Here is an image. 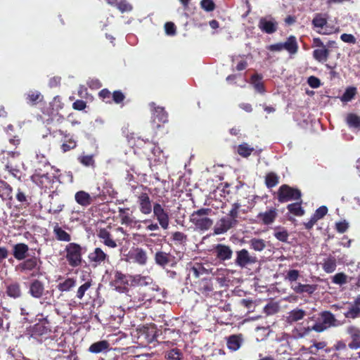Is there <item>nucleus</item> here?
<instances>
[{
  "label": "nucleus",
  "instance_id": "f257e3e1",
  "mask_svg": "<svg viewBox=\"0 0 360 360\" xmlns=\"http://www.w3.org/2000/svg\"><path fill=\"white\" fill-rule=\"evenodd\" d=\"M188 277H192V286L196 293L204 297H209L214 290L211 278L205 276L209 275L208 269L205 264L193 262L188 264Z\"/></svg>",
  "mask_w": 360,
  "mask_h": 360
},
{
  "label": "nucleus",
  "instance_id": "f03ea898",
  "mask_svg": "<svg viewBox=\"0 0 360 360\" xmlns=\"http://www.w3.org/2000/svg\"><path fill=\"white\" fill-rule=\"evenodd\" d=\"M65 119L62 115H58L51 119V122L53 124V127L55 129H53L52 131H50V134L53 136L56 137L58 135L62 136L61 139V145L60 148L63 153H67L70 151L77 146V141L74 138V136L67 131H63L60 129H56V123L60 124L65 122Z\"/></svg>",
  "mask_w": 360,
  "mask_h": 360
},
{
  "label": "nucleus",
  "instance_id": "7ed1b4c3",
  "mask_svg": "<svg viewBox=\"0 0 360 360\" xmlns=\"http://www.w3.org/2000/svg\"><path fill=\"white\" fill-rule=\"evenodd\" d=\"M212 212V209L202 207L191 213L189 221L196 230L205 232L213 225V220L208 217Z\"/></svg>",
  "mask_w": 360,
  "mask_h": 360
},
{
  "label": "nucleus",
  "instance_id": "20e7f679",
  "mask_svg": "<svg viewBox=\"0 0 360 360\" xmlns=\"http://www.w3.org/2000/svg\"><path fill=\"white\" fill-rule=\"evenodd\" d=\"M86 248L77 243H69L65 248V259L68 264L75 268L82 265V255Z\"/></svg>",
  "mask_w": 360,
  "mask_h": 360
},
{
  "label": "nucleus",
  "instance_id": "39448f33",
  "mask_svg": "<svg viewBox=\"0 0 360 360\" xmlns=\"http://www.w3.org/2000/svg\"><path fill=\"white\" fill-rule=\"evenodd\" d=\"M340 325L341 323L335 319L332 313L323 311L321 314L319 321L316 322L311 328H308L307 330V332L314 330L321 333L330 327H335Z\"/></svg>",
  "mask_w": 360,
  "mask_h": 360
},
{
  "label": "nucleus",
  "instance_id": "423d86ee",
  "mask_svg": "<svg viewBox=\"0 0 360 360\" xmlns=\"http://www.w3.org/2000/svg\"><path fill=\"white\" fill-rule=\"evenodd\" d=\"M41 260L40 257L32 256L30 258H25L22 262H20L16 267L21 273H29L31 272V276L35 277L37 276L41 275L39 273Z\"/></svg>",
  "mask_w": 360,
  "mask_h": 360
},
{
  "label": "nucleus",
  "instance_id": "0eeeda50",
  "mask_svg": "<svg viewBox=\"0 0 360 360\" xmlns=\"http://www.w3.org/2000/svg\"><path fill=\"white\" fill-rule=\"evenodd\" d=\"M20 155L18 151H6L2 150L0 153V159L3 165V169L8 172V174L20 180L21 172L19 169L13 166L12 163L9 161L10 158H15Z\"/></svg>",
  "mask_w": 360,
  "mask_h": 360
},
{
  "label": "nucleus",
  "instance_id": "6e6552de",
  "mask_svg": "<svg viewBox=\"0 0 360 360\" xmlns=\"http://www.w3.org/2000/svg\"><path fill=\"white\" fill-rule=\"evenodd\" d=\"M153 216L163 230L169 229L170 214L165 206L158 202L153 203Z\"/></svg>",
  "mask_w": 360,
  "mask_h": 360
},
{
  "label": "nucleus",
  "instance_id": "1a4fd4ad",
  "mask_svg": "<svg viewBox=\"0 0 360 360\" xmlns=\"http://www.w3.org/2000/svg\"><path fill=\"white\" fill-rule=\"evenodd\" d=\"M31 181L42 189H51L53 183L58 180L53 174H40L35 172L31 176Z\"/></svg>",
  "mask_w": 360,
  "mask_h": 360
},
{
  "label": "nucleus",
  "instance_id": "9d476101",
  "mask_svg": "<svg viewBox=\"0 0 360 360\" xmlns=\"http://www.w3.org/2000/svg\"><path fill=\"white\" fill-rule=\"evenodd\" d=\"M89 262L93 267L101 266L105 263L110 264V256L101 248H96L88 255Z\"/></svg>",
  "mask_w": 360,
  "mask_h": 360
},
{
  "label": "nucleus",
  "instance_id": "9b49d317",
  "mask_svg": "<svg viewBox=\"0 0 360 360\" xmlns=\"http://www.w3.org/2000/svg\"><path fill=\"white\" fill-rule=\"evenodd\" d=\"M155 263L162 269L174 267L176 262V257L169 252L158 250L154 255Z\"/></svg>",
  "mask_w": 360,
  "mask_h": 360
},
{
  "label": "nucleus",
  "instance_id": "f8f14e48",
  "mask_svg": "<svg viewBox=\"0 0 360 360\" xmlns=\"http://www.w3.org/2000/svg\"><path fill=\"white\" fill-rule=\"evenodd\" d=\"M136 196L140 212L145 215L150 214L153 210V204L149 195L146 192H141Z\"/></svg>",
  "mask_w": 360,
  "mask_h": 360
},
{
  "label": "nucleus",
  "instance_id": "ddd939ff",
  "mask_svg": "<svg viewBox=\"0 0 360 360\" xmlns=\"http://www.w3.org/2000/svg\"><path fill=\"white\" fill-rule=\"evenodd\" d=\"M134 281L137 284L139 288H143L151 293L159 290V286L150 276L137 275L134 277Z\"/></svg>",
  "mask_w": 360,
  "mask_h": 360
},
{
  "label": "nucleus",
  "instance_id": "4468645a",
  "mask_svg": "<svg viewBox=\"0 0 360 360\" xmlns=\"http://www.w3.org/2000/svg\"><path fill=\"white\" fill-rule=\"evenodd\" d=\"M300 196L301 193L299 190L292 188L287 185H283L278 191V200L281 202L297 200Z\"/></svg>",
  "mask_w": 360,
  "mask_h": 360
},
{
  "label": "nucleus",
  "instance_id": "2eb2a0df",
  "mask_svg": "<svg viewBox=\"0 0 360 360\" xmlns=\"http://www.w3.org/2000/svg\"><path fill=\"white\" fill-rule=\"evenodd\" d=\"M44 284L38 279L32 280L29 285L28 293L35 299H41L44 295H46Z\"/></svg>",
  "mask_w": 360,
  "mask_h": 360
},
{
  "label": "nucleus",
  "instance_id": "dca6fc26",
  "mask_svg": "<svg viewBox=\"0 0 360 360\" xmlns=\"http://www.w3.org/2000/svg\"><path fill=\"white\" fill-rule=\"evenodd\" d=\"M32 336H41L46 335L51 331L50 322L46 318L39 319V322L35 323L31 328Z\"/></svg>",
  "mask_w": 360,
  "mask_h": 360
},
{
  "label": "nucleus",
  "instance_id": "f3484780",
  "mask_svg": "<svg viewBox=\"0 0 360 360\" xmlns=\"http://www.w3.org/2000/svg\"><path fill=\"white\" fill-rule=\"evenodd\" d=\"M155 294L148 292L146 289L138 288L136 292L133 293L131 299L134 302H136V306L140 307L147 301H150L155 298Z\"/></svg>",
  "mask_w": 360,
  "mask_h": 360
},
{
  "label": "nucleus",
  "instance_id": "a211bd4d",
  "mask_svg": "<svg viewBox=\"0 0 360 360\" xmlns=\"http://www.w3.org/2000/svg\"><path fill=\"white\" fill-rule=\"evenodd\" d=\"M101 242L109 248H116L118 245L110 232L105 228L100 229L97 234Z\"/></svg>",
  "mask_w": 360,
  "mask_h": 360
},
{
  "label": "nucleus",
  "instance_id": "6ab92c4d",
  "mask_svg": "<svg viewBox=\"0 0 360 360\" xmlns=\"http://www.w3.org/2000/svg\"><path fill=\"white\" fill-rule=\"evenodd\" d=\"M256 262V257L250 256L247 250L243 249L237 252L236 262L240 266L243 267L249 264H254Z\"/></svg>",
  "mask_w": 360,
  "mask_h": 360
},
{
  "label": "nucleus",
  "instance_id": "aec40b11",
  "mask_svg": "<svg viewBox=\"0 0 360 360\" xmlns=\"http://www.w3.org/2000/svg\"><path fill=\"white\" fill-rule=\"evenodd\" d=\"M277 25V22L274 19L262 18L259 20L258 27L262 31L267 34H272L276 31Z\"/></svg>",
  "mask_w": 360,
  "mask_h": 360
},
{
  "label": "nucleus",
  "instance_id": "412c9836",
  "mask_svg": "<svg viewBox=\"0 0 360 360\" xmlns=\"http://www.w3.org/2000/svg\"><path fill=\"white\" fill-rule=\"evenodd\" d=\"M152 110V115L154 121L158 120V122L166 123L168 122V113L162 107L157 106L154 102L150 103Z\"/></svg>",
  "mask_w": 360,
  "mask_h": 360
},
{
  "label": "nucleus",
  "instance_id": "4be33fe9",
  "mask_svg": "<svg viewBox=\"0 0 360 360\" xmlns=\"http://www.w3.org/2000/svg\"><path fill=\"white\" fill-rule=\"evenodd\" d=\"M29 247L23 243H16L13 247V255L18 261L25 259L27 256Z\"/></svg>",
  "mask_w": 360,
  "mask_h": 360
},
{
  "label": "nucleus",
  "instance_id": "5701e85b",
  "mask_svg": "<svg viewBox=\"0 0 360 360\" xmlns=\"http://www.w3.org/2000/svg\"><path fill=\"white\" fill-rule=\"evenodd\" d=\"M95 198L84 191H77L75 194V200L77 204L82 207H88L94 202Z\"/></svg>",
  "mask_w": 360,
  "mask_h": 360
},
{
  "label": "nucleus",
  "instance_id": "b1692460",
  "mask_svg": "<svg viewBox=\"0 0 360 360\" xmlns=\"http://www.w3.org/2000/svg\"><path fill=\"white\" fill-rule=\"evenodd\" d=\"M306 315L307 313L304 310L295 308L287 314L285 321L289 324H292L302 320Z\"/></svg>",
  "mask_w": 360,
  "mask_h": 360
},
{
  "label": "nucleus",
  "instance_id": "393cba45",
  "mask_svg": "<svg viewBox=\"0 0 360 360\" xmlns=\"http://www.w3.org/2000/svg\"><path fill=\"white\" fill-rule=\"evenodd\" d=\"M347 332L352 338V342L349 344V347L352 349L360 348V330L354 326H349Z\"/></svg>",
  "mask_w": 360,
  "mask_h": 360
},
{
  "label": "nucleus",
  "instance_id": "a878e982",
  "mask_svg": "<svg viewBox=\"0 0 360 360\" xmlns=\"http://www.w3.org/2000/svg\"><path fill=\"white\" fill-rule=\"evenodd\" d=\"M24 96L26 103L32 106L37 105L44 101V96L37 90H30Z\"/></svg>",
  "mask_w": 360,
  "mask_h": 360
},
{
  "label": "nucleus",
  "instance_id": "bb28decb",
  "mask_svg": "<svg viewBox=\"0 0 360 360\" xmlns=\"http://www.w3.org/2000/svg\"><path fill=\"white\" fill-rule=\"evenodd\" d=\"M6 295L13 299H18L22 295L20 284L17 281H12L6 285Z\"/></svg>",
  "mask_w": 360,
  "mask_h": 360
},
{
  "label": "nucleus",
  "instance_id": "cd10ccee",
  "mask_svg": "<svg viewBox=\"0 0 360 360\" xmlns=\"http://www.w3.org/2000/svg\"><path fill=\"white\" fill-rule=\"evenodd\" d=\"M243 342V338L241 334L233 335L226 340V345L230 350L235 352L241 347Z\"/></svg>",
  "mask_w": 360,
  "mask_h": 360
},
{
  "label": "nucleus",
  "instance_id": "c85d7f7f",
  "mask_svg": "<svg viewBox=\"0 0 360 360\" xmlns=\"http://www.w3.org/2000/svg\"><path fill=\"white\" fill-rule=\"evenodd\" d=\"M0 198L4 200H12L13 199V188L2 179H0Z\"/></svg>",
  "mask_w": 360,
  "mask_h": 360
},
{
  "label": "nucleus",
  "instance_id": "c756f323",
  "mask_svg": "<svg viewBox=\"0 0 360 360\" xmlns=\"http://www.w3.org/2000/svg\"><path fill=\"white\" fill-rule=\"evenodd\" d=\"M290 287L296 293L299 294L303 292L312 294L316 290V286L314 285H305L300 283H292Z\"/></svg>",
  "mask_w": 360,
  "mask_h": 360
},
{
  "label": "nucleus",
  "instance_id": "7c9ffc66",
  "mask_svg": "<svg viewBox=\"0 0 360 360\" xmlns=\"http://www.w3.org/2000/svg\"><path fill=\"white\" fill-rule=\"evenodd\" d=\"M53 233L56 239L59 241L70 242L71 240V236L63 230L58 223L53 226Z\"/></svg>",
  "mask_w": 360,
  "mask_h": 360
},
{
  "label": "nucleus",
  "instance_id": "2f4dec72",
  "mask_svg": "<svg viewBox=\"0 0 360 360\" xmlns=\"http://www.w3.org/2000/svg\"><path fill=\"white\" fill-rule=\"evenodd\" d=\"M131 257L140 265H145L148 260L146 252L140 248H136L134 250Z\"/></svg>",
  "mask_w": 360,
  "mask_h": 360
},
{
  "label": "nucleus",
  "instance_id": "473e14b6",
  "mask_svg": "<svg viewBox=\"0 0 360 360\" xmlns=\"http://www.w3.org/2000/svg\"><path fill=\"white\" fill-rule=\"evenodd\" d=\"M15 198L18 202L20 203L22 206L27 207L30 204V201L32 198L30 195L27 193V192L21 188H18L17 192L15 194Z\"/></svg>",
  "mask_w": 360,
  "mask_h": 360
},
{
  "label": "nucleus",
  "instance_id": "72a5a7b5",
  "mask_svg": "<svg viewBox=\"0 0 360 360\" xmlns=\"http://www.w3.org/2000/svg\"><path fill=\"white\" fill-rule=\"evenodd\" d=\"M110 347V344L107 340H101L93 343L89 348L91 353L98 354L107 351Z\"/></svg>",
  "mask_w": 360,
  "mask_h": 360
},
{
  "label": "nucleus",
  "instance_id": "f704fd0d",
  "mask_svg": "<svg viewBox=\"0 0 360 360\" xmlns=\"http://www.w3.org/2000/svg\"><path fill=\"white\" fill-rule=\"evenodd\" d=\"M283 49L286 50L290 54L296 53L298 50V44L294 36L289 37L286 41L283 43Z\"/></svg>",
  "mask_w": 360,
  "mask_h": 360
},
{
  "label": "nucleus",
  "instance_id": "c9c22d12",
  "mask_svg": "<svg viewBox=\"0 0 360 360\" xmlns=\"http://www.w3.org/2000/svg\"><path fill=\"white\" fill-rule=\"evenodd\" d=\"M107 1L110 5L116 7L122 13L130 11L132 9V6L126 0H107Z\"/></svg>",
  "mask_w": 360,
  "mask_h": 360
},
{
  "label": "nucleus",
  "instance_id": "e433bc0d",
  "mask_svg": "<svg viewBox=\"0 0 360 360\" xmlns=\"http://www.w3.org/2000/svg\"><path fill=\"white\" fill-rule=\"evenodd\" d=\"M251 84L256 91L260 94L265 92L264 83L262 82V76L259 74H255L251 77Z\"/></svg>",
  "mask_w": 360,
  "mask_h": 360
},
{
  "label": "nucleus",
  "instance_id": "4c0bfd02",
  "mask_svg": "<svg viewBox=\"0 0 360 360\" xmlns=\"http://www.w3.org/2000/svg\"><path fill=\"white\" fill-rule=\"evenodd\" d=\"M240 207V205L238 203H235L233 205V208L229 212L230 219H226V230L233 226L237 222L238 217V210Z\"/></svg>",
  "mask_w": 360,
  "mask_h": 360
},
{
  "label": "nucleus",
  "instance_id": "58836bf2",
  "mask_svg": "<svg viewBox=\"0 0 360 360\" xmlns=\"http://www.w3.org/2000/svg\"><path fill=\"white\" fill-rule=\"evenodd\" d=\"M329 56V51L326 47H323L321 49H316L313 52V56L315 60L320 63H325Z\"/></svg>",
  "mask_w": 360,
  "mask_h": 360
},
{
  "label": "nucleus",
  "instance_id": "ea45409f",
  "mask_svg": "<svg viewBox=\"0 0 360 360\" xmlns=\"http://www.w3.org/2000/svg\"><path fill=\"white\" fill-rule=\"evenodd\" d=\"M119 216L122 224L131 226L134 223V221L129 213V208H119Z\"/></svg>",
  "mask_w": 360,
  "mask_h": 360
},
{
  "label": "nucleus",
  "instance_id": "a19ab883",
  "mask_svg": "<svg viewBox=\"0 0 360 360\" xmlns=\"http://www.w3.org/2000/svg\"><path fill=\"white\" fill-rule=\"evenodd\" d=\"M76 285V280L73 278H68L63 282L59 283L57 288L60 292L70 290Z\"/></svg>",
  "mask_w": 360,
  "mask_h": 360
},
{
  "label": "nucleus",
  "instance_id": "79ce46f5",
  "mask_svg": "<svg viewBox=\"0 0 360 360\" xmlns=\"http://www.w3.org/2000/svg\"><path fill=\"white\" fill-rule=\"evenodd\" d=\"M276 217V212L275 210H270L264 213L259 214V218L262 221L264 224H270L274 222Z\"/></svg>",
  "mask_w": 360,
  "mask_h": 360
},
{
  "label": "nucleus",
  "instance_id": "37998d69",
  "mask_svg": "<svg viewBox=\"0 0 360 360\" xmlns=\"http://www.w3.org/2000/svg\"><path fill=\"white\" fill-rule=\"evenodd\" d=\"M77 160L84 167L92 168L96 167L94 155H82L79 156Z\"/></svg>",
  "mask_w": 360,
  "mask_h": 360
},
{
  "label": "nucleus",
  "instance_id": "c03bdc74",
  "mask_svg": "<svg viewBox=\"0 0 360 360\" xmlns=\"http://www.w3.org/2000/svg\"><path fill=\"white\" fill-rule=\"evenodd\" d=\"M250 246L255 251L261 252L266 248V242L261 238H254L249 241Z\"/></svg>",
  "mask_w": 360,
  "mask_h": 360
},
{
  "label": "nucleus",
  "instance_id": "a18cd8bd",
  "mask_svg": "<svg viewBox=\"0 0 360 360\" xmlns=\"http://www.w3.org/2000/svg\"><path fill=\"white\" fill-rule=\"evenodd\" d=\"M91 285H92V280L91 279L86 281L84 283L81 285L79 287V288L77 289V291L76 293L77 298L79 300H82L84 297L85 292L91 288Z\"/></svg>",
  "mask_w": 360,
  "mask_h": 360
},
{
  "label": "nucleus",
  "instance_id": "49530a36",
  "mask_svg": "<svg viewBox=\"0 0 360 360\" xmlns=\"http://www.w3.org/2000/svg\"><path fill=\"white\" fill-rule=\"evenodd\" d=\"M344 315L346 318L354 319L360 316V307L353 303Z\"/></svg>",
  "mask_w": 360,
  "mask_h": 360
},
{
  "label": "nucleus",
  "instance_id": "de8ad7c7",
  "mask_svg": "<svg viewBox=\"0 0 360 360\" xmlns=\"http://www.w3.org/2000/svg\"><path fill=\"white\" fill-rule=\"evenodd\" d=\"M323 269L326 273H333L336 269V260L335 258H328L323 264Z\"/></svg>",
  "mask_w": 360,
  "mask_h": 360
},
{
  "label": "nucleus",
  "instance_id": "09e8293b",
  "mask_svg": "<svg viewBox=\"0 0 360 360\" xmlns=\"http://www.w3.org/2000/svg\"><path fill=\"white\" fill-rule=\"evenodd\" d=\"M213 276L220 286L225 285V269L217 268L214 272Z\"/></svg>",
  "mask_w": 360,
  "mask_h": 360
},
{
  "label": "nucleus",
  "instance_id": "8fccbe9b",
  "mask_svg": "<svg viewBox=\"0 0 360 360\" xmlns=\"http://www.w3.org/2000/svg\"><path fill=\"white\" fill-rule=\"evenodd\" d=\"M253 150L254 148L244 143L238 146L237 151L240 155L246 158L250 155Z\"/></svg>",
  "mask_w": 360,
  "mask_h": 360
},
{
  "label": "nucleus",
  "instance_id": "3c124183",
  "mask_svg": "<svg viewBox=\"0 0 360 360\" xmlns=\"http://www.w3.org/2000/svg\"><path fill=\"white\" fill-rule=\"evenodd\" d=\"M225 232V217H221L214 225L212 235H219Z\"/></svg>",
  "mask_w": 360,
  "mask_h": 360
},
{
  "label": "nucleus",
  "instance_id": "603ef678",
  "mask_svg": "<svg viewBox=\"0 0 360 360\" xmlns=\"http://www.w3.org/2000/svg\"><path fill=\"white\" fill-rule=\"evenodd\" d=\"M165 358L167 360H181L182 353L177 348L172 349L166 354Z\"/></svg>",
  "mask_w": 360,
  "mask_h": 360
},
{
  "label": "nucleus",
  "instance_id": "864d4df0",
  "mask_svg": "<svg viewBox=\"0 0 360 360\" xmlns=\"http://www.w3.org/2000/svg\"><path fill=\"white\" fill-rule=\"evenodd\" d=\"M356 93V89L355 87L347 88L343 95L341 97V101L343 102H348L351 101Z\"/></svg>",
  "mask_w": 360,
  "mask_h": 360
},
{
  "label": "nucleus",
  "instance_id": "5fc2aeb1",
  "mask_svg": "<svg viewBox=\"0 0 360 360\" xmlns=\"http://www.w3.org/2000/svg\"><path fill=\"white\" fill-rule=\"evenodd\" d=\"M347 122L352 127H360V117L354 114H349L347 117Z\"/></svg>",
  "mask_w": 360,
  "mask_h": 360
},
{
  "label": "nucleus",
  "instance_id": "6e6d98bb",
  "mask_svg": "<svg viewBox=\"0 0 360 360\" xmlns=\"http://www.w3.org/2000/svg\"><path fill=\"white\" fill-rule=\"evenodd\" d=\"M114 282L118 285L128 284V279L125 274L120 271H116L114 275Z\"/></svg>",
  "mask_w": 360,
  "mask_h": 360
},
{
  "label": "nucleus",
  "instance_id": "4d7b16f0",
  "mask_svg": "<svg viewBox=\"0 0 360 360\" xmlns=\"http://www.w3.org/2000/svg\"><path fill=\"white\" fill-rule=\"evenodd\" d=\"M112 94L108 89H103L99 91L98 96L106 103H112Z\"/></svg>",
  "mask_w": 360,
  "mask_h": 360
},
{
  "label": "nucleus",
  "instance_id": "13d9d810",
  "mask_svg": "<svg viewBox=\"0 0 360 360\" xmlns=\"http://www.w3.org/2000/svg\"><path fill=\"white\" fill-rule=\"evenodd\" d=\"M125 99V95L121 90L114 91L112 94V102L116 104L122 103Z\"/></svg>",
  "mask_w": 360,
  "mask_h": 360
},
{
  "label": "nucleus",
  "instance_id": "bf43d9fd",
  "mask_svg": "<svg viewBox=\"0 0 360 360\" xmlns=\"http://www.w3.org/2000/svg\"><path fill=\"white\" fill-rule=\"evenodd\" d=\"M288 210L297 216H302L304 214V210H302L300 204L292 203L288 206Z\"/></svg>",
  "mask_w": 360,
  "mask_h": 360
},
{
  "label": "nucleus",
  "instance_id": "052dcab7",
  "mask_svg": "<svg viewBox=\"0 0 360 360\" xmlns=\"http://www.w3.org/2000/svg\"><path fill=\"white\" fill-rule=\"evenodd\" d=\"M278 182V176L274 173H269L266 176V184L267 187L271 188L275 186Z\"/></svg>",
  "mask_w": 360,
  "mask_h": 360
},
{
  "label": "nucleus",
  "instance_id": "680f3d73",
  "mask_svg": "<svg viewBox=\"0 0 360 360\" xmlns=\"http://www.w3.org/2000/svg\"><path fill=\"white\" fill-rule=\"evenodd\" d=\"M274 236L280 241L285 242L288 240V233L286 230L282 229H278L276 230L274 232Z\"/></svg>",
  "mask_w": 360,
  "mask_h": 360
},
{
  "label": "nucleus",
  "instance_id": "e2e57ef3",
  "mask_svg": "<svg viewBox=\"0 0 360 360\" xmlns=\"http://www.w3.org/2000/svg\"><path fill=\"white\" fill-rule=\"evenodd\" d=\"M200 6L202 9L207 12L214 11L215 8V4L212 0H202Z\"/></svg>",
  "mask_w": 360,
  "mask_h": 360
},
{
  "label": "nucleus",
  "instance_id": "0e129e2a",
  "mask_svg": "<svg viewBox=\"0 0 360 360\" xmlns=\"http://www.w3.org/2000/svg\"><path fill=\"white\" fill-rule=\"evenodd\" d=\"M165 30L167 35L173 36L176 32V27L174 22H167L165 24Z\"/></svg>",
  "mask_w": 360,
  "mask_h": 360
},
{
  "label": "nucleus",
  "instance_id": "69168bd1",
  "mask_svg": "<svg viewBox=\"0 0 360 360\" xmlns=\"http://www.w3.org/2000/svg\"><path fill=\"white\" fill-rule=\"evenodd\" d=\"M326 346V343L325 342H314L311 347H309V352L311 354H315L317 351L323 349Z\"/></svg>",
  "mask_w": 360,
  "mask_h": 360
},
{
  "label": "nucleus",
  "instance_id": "338daca9",
  "mask_svg": "<svg viewBox=\"0 0 360 360\" xmlns=\"http://www.w3.org/2000/svg\"><path fill=\"white\" fill-rule=\"evenodd\" d=\"M333 282L336 284H344L347 283V276L343 273H338L333 276Z\"/></svg>",
  "mask_w": 360,
  "mask_h": 360
},
{
  "label": "nucleus",
  "instance_id": "774afa93",
  "mask_svg": "<svg viewBox=\"0 0 360 360\" xmlns=\"http://www.w3.org/2000/svg\"><path fill=\"white\" fill-rule=\"evenodd\" d=\"M299 276H300L299 271L297 270L292 269V270H290L287 273L286 278L292 284V283H294L295 281H296L297 280V278H299Z\"/></svg>",
  "mask_w": 360,
  "mask_h": 360
}]
</instances>
